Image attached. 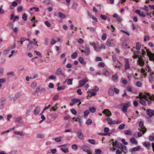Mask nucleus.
Returning a JSON list of instances; mask_svg holds the SVG:
<instances>
[{
  "label": "nucleus",
  "instance_id": "f257e3e1",
  "mask_svg": "<svg viewBox=\"0 0 154 154\" xmlns=\"http://www.w3.org/2000/svg\"><path fill=\"white\" fill-rule=\"evenodd\" d=\"M121 105H122V111L124 113H125L127 111L128 108L131 105V102L128 101L126 103H121Z\"/></svg>",
  "mask_w": 154,
  "mask_h": 154
},
{
  "label": "nucleus",
  "instance_id": "f03ea898",
  "mask_svg": "<svg viewBox=\"0 0 154 154\" xmlns=\"http://www.w3.org/2000/svg\"><path fill=\"white\" fill-rule=\"evenodd\" d=\"M146 49L147 51V55L149 57V60L152 61H154V54L148 51L149 49Z\"/></svg>",
  "mask_w": 154,
  "mask_h": 154
},
{
  "label": "nucleus",
  "instance_id": "7ed1b4c3",
  "mask_svg": "<svg viewBox=\"0 0 154 154\" xmlns=\"http://www.w3.org/2000/svg\"><path fill=\"white\" fill-rule=\"evenodd\" d=\"M139 126L141 128L140 131H142L143 134H144L146 131V128L144 126V123L143 122H140L139 123Z\"/></svg>",
  "mask_w": 154,
  "mask_h": 154
},
{
  "label": "nucleus",
  "instance_id": "20e7f679",
  "mask_svg": "<svg viewBox=\"0 0 154 154\" xmlns=\"http://www.w3.org/2000/svg\"><path fill=\"white\" fill-rule=\"evenodd\" d=\"M77 136L79 139L82 140L84 139L83 135L82 133V131L81 129H79L78 130L77 133Z\"/></svg>",
  "mask_w": 154,
  "mask_h": 154
},
{
  "label": "nucleus",
  "instance_id": "39448f33",
  "mask_svg": "<svg viewBox=\"0 0 154 154\" xmlns=\"http://www.w3.org/2000/svg\"><path fill=\"white\" fill-rule=\"evenodd\" d=\"M88 81V79L87 78H85L83 80H81L79 81V85L80 87H82L84 85L86 82Z\"/></svg>",
  "mask_w": 154,
  "mask_h": 154
},
{
  "label": "nucleus",
  "instance_id": "423d86ee",
  "mask_svg": "<svg viewBox=\"0 0 154 154\" xmlns=\"http://www.w3.org/2000/svg\"><path fill=\"white\" fill-rule=\"evenodd\" d=\"M20 93H16L14 97L12 95H10L9 98L10 100H13L14 101H15L18 97H19L20 96Z\"/></svg>",
  "mask_w": 154,
  "mask_h": 154
},
{
  "label": "nucleus",
  "instance_id": "0eeeda50",
  "mask_svg": "<svg viewBox=\"0 0 154 154\" xmlns=\"http://www.w3.org/2000/svg\"><path fill=\"white\" fill-rule=\"evenodd\" d=\"M55 74L57 75H62L63 76H64L65 74L63 72L61 68H58Z\"/></svg>",
  "mask_w": 154,
  "mask_h": 154
},
{
  "label": "nucleus",
  "instance_id": "6e6552de",
  "mask_svg": "<svg viewBox=\"0 0 154 154\" xmlns=\"http://www.w3.org/2000/svg\"><path fill=\"white\" fill-rule=\"evenodd\" d=\"M146 112L147 114L150 117H152L154 115V111L150 109H147L146 111Z\"/></svg>",
  "mask_w": 154,
  "mask_h": 154
},
{
  "label": "nucleus",
  "instance_id": "1a4fd4ad",
  "mask_svg": "<svg viewBox=\"0 0 154 154\" xmlns=\"http://www.w3.org/2000/svg\"><path fill=\"white\" fill-rule=\"evenodd\" d=\"M125 69H128L130 68V66L128 61V59L126 58L125 59Z\"/></svg>",
  "mask_w": 154,
  "mask_h": 154
},
{
  "label": "nucleus",
  "instance_id": "9d476101",
  "mask_svg": "<svg viewBox=\"0 0 154 154\" xmlns=\"http://www.w3.org/2000/svg\"><path fill=\"white\" fill-rule=\"evenodd\" d=\"M140 148V146H137L136 147L133 148L132 149L129 150V151L131 152L139 150Z\"/></svg>",
  "mask_w": 154,
  "mask_h": 154
},
{
  "label": "nucleus",
  "instance_id": "9b49d317",
  "mask_svg": "<svg viewBox=\"0 0 154 154\" xmlns=\"http://www.w3.org/2000/svg\"><path fill=\"white\" fill-rule=\"evenodd\" d=\"M137 62L138 65L140 66H142L144 64V62L143 61V58L141 57H139L138 60Z\"/></svg>",
  "mask_w": 154,
  "mask_h": 154
},
{
  "label": "nucleus",
  "instance_id": "f8f14e48",
  "mask_svg": "<svg viewBox=\"0 0 154 154\" xmlns=\"http://www.w3.org/2000/svg\"><path fill=\"white\" fill-rule=\"evenodd\" d=\"M82 149L83 151L88 152H91V149L90 148L86 146H82Z\"/></svg>",
  "mask_w": 154,
  "mask_h": 154
},
{
  "label": "nucleus",
  "instance_id": "ddd939ff",
  "mask_svg": "<svg viewBox=\"0 0 154 154\" xmlns=\"http://www.w3.org/2000/svg\"><path fill=\"white\" fill-rule=\"evenodd\" d=\"M87 13L88 15L91 17L92 19L94 20L96 22H97L98 21L97 19V18L95 17L94 16H93L90 12L89 11H87Z\"/></svg>",
  "mask_w": 154,
  "mask_h": 154
},
{
  "label": "nucleus",
  "instance_id": "4468645a",
  "mask_svg": "<svg viewBox=\"0 0 154 154\" xmlns=\"http://www.w3.org/2000/svg\"><path fill=\"white\" fill-rule=\"evenodd\" d=\"M40 107L39 106H37L36 108L34 111V113L35 115H37L39 113Z\"/></svg>",
  "mask_w": 154,
  "mask_h": 154
},
{
  "label": "nucleus",
  "instance_id": "2eb2a0df",
  "mask_svg": "<svg viewBox=\"0 0 154 154\" xmlns=\"http://www.w3.org/2000/svg\"><path fill=\"white\" fill-rule=\"evenodd\" d=\"M58 16L61 19H64L67 17V15L66 14H63L61 12H58Z\"/></svg>",
  "mask_w": 154,
  "mask_h": 154
},
{
  "label": "nucleus",
  "instance_id": "dca6fc26",
  "mask_svg": "<svg viewBox=\"0 0 154 154\" xmlns=\"http://www.w3.org/2000/svg\"><path fill=\"white\" fill-rule=\"evenodd\" d=\"M103 113H105L106 114V116H110L112 114L111 112L109 110V109H104L102 112Z\"/></svg>",
  "mask_w": 154,
  "mask_h": 154
},
{
  "label": "nucleus",
  "instance_id": "f3484780",
  "mask_svg": "<svg viewBox=\"0 0 154 154\" xmlns=\"http://www.w3.org/2000/svg\"><path fill=\"white\" fill-rule=\"evenodd\" d=\"M145 94L146 95V96H147L149 97H148L149 99L151 100H154V95H152V96H151L150 95V94L149 93H146Z\"/></svg>",
  "mask_w": 154,
  "mask_h": 154
},
{
  "label": "nucleus",
  "instance_id": "a211bd4d",
  "mask_svg": "<svg viewBox=\"0 0 154 154\" xmlns=\"http://www.w3.org/2000/svg\"><path fill=\"white\" fill-rule=\"evenodd\" d=\"M130 142H131L132 143L135 144L136 145L137 144V142L135 140V139L133 137H132L130 139Z\"/></svg>",
  "mask_w": 154,
  "mask_h": 154
},
{
  "label": "nucleus",
  "instance_id": "6ab92c4d",
  "mask_svg": "<svg viewBox=\"0 0 154 154\" xmlns=\"http://www.w3.org/2000/svg\"><path fill=\"white\" fill-rule=\"evenodd\" d=\"M143 145L146 147L148 148L150 146V143L149 142H145L143 143Z\"/></svg>",
  "mask_w": 154,
  "mask_h": 154
},
{
  "label": "nucleus",
  "instance_id": "aec40b11",
  "mask_svg": "<svg viewBox=\"0 0 154 154\" xmlns=\"http://www.w3.org/2000/svg\"><path fill=\"white\" fill-rule=\"evenodd\" d=\"M121 149L122 151L124 152L125 153H127L128 152L127 148L126 146H122L121 147Z\"/></svg>",
  "mask_w": 154,
  "mask_h": 154
},
{
  "label": "nucleus",
  "instance_id": "412c9836",
  "mask_svg": "<svg viewBox=\"0 0 154 154\" xmlns=\"http://www.w3.org/2000/svg\"><path fill=\"white\" fill-rule=\"evenodd\" d=\"M94 91H93V90L90 89L88 90V92L91 95V96H94L96 95V93Z\"/></svg>",
  "mask_w": 154,
  "mask_h": 154
},
{
  "label": "nucleus",
  "instance_id": "4be33fe9",
  "mask_svg": "<svg viewBox=\"0 0 154 154\" xmlns=\"http://www.w3.org/2000/svg\"><path fill=\"white\" fill-rule=\"evenodd\" d=\"M107 45L110 47H112L113 46V44L111 42V40L110 39L107 40L106 42Z\"/></svg>",
  "mask_w": 154,
  "mask_h": 154
},
{
  "label": "nucleus",
  "instance_id": "5701e85b",
  "mask_svg": "<svg viewBox=\"0 0 154 154\" xmlns=\"http://www.w3.org/2000/svg\"><path fill=\"white\" fill-rule=\"evenodd\" d=\"M115 145V147L120 148L122 146V143L118 142L117 141H116Z\"/></svg>",
  "mask_w": 154,
  "mask_h": 154
},
{
  "label": "nucleus",
  "instance_id": "b1692460",
  "mask_svg": "<svg viewBox=\"0 0 154 154\" xmlns=\"http://www.w3.org/2000/svg\"><path fill=\"white\" fill-rule=\"evenodd\" d=\"M124 133L126 135H129L132 134V132L131 130L128 129L125 131H124Z\"/></svg>",
  "mask_w": 154,
  "mask_h": 154
},
{
  "label": "nucleus",
  "instance_id": "393cba45",
  "mask_svg": "<svg viewBox=\"0 0 154 154\" xmlns=\"http://www.w3.org/2000/svg\"><path fill=\"white\" fill-rule=\"evenodd\" d=\"M89 110L92 113H94L96 111V109L94 107H90Z\"/></svg>",
  "mask_w": 154,
  "mask_h": 154
},
{
  "label": "nucleus",
  "instance_id": "a878e982",
  "mask_svg": "<svg viewBox=\"0 0 154 154\" xmlns=\"http://www.w3.org/2000/svg\"><path fill=\"white\" fill-rule=\"evenodd\" d=\"M109 95L110 96H112L114 94V91L112 89H110L109 91Z\"/></svg>",
  "mask_w": 154,
  "mask_h": 154
},
{
  "label": "nucleus",
  "instance_id": "bb28decb",
  "mask_svg": "<svg viewBox=\"0 0 154 154\" xmlns=\"http://www.w3.org/2000/svg\"><path fill=\"white\" fill-rule=\"evenodd\" d=\"M42 89V87L41 86H39L38 87L36 90L35 91V93H38L41 91Z\"/></svg>",
  "mask_w": 154,
  "mask_h": 154
},
{
  "label": "nucleus",
  "instance_id": "cd10ccee",
  "mask_svg": "<svg viewBox=\"0 0 154 154\" xmlns=\"http://www.w3.org/2000/svg\"><path fill=\"white\" fill-rule=\"evenodd\" d=\"M153 81V77L151 73H150L149 77V81L150 82H151Z\"/></svg>",
  "mask_w": 154,
  "mask_h": 154
},
{
  "label": "nucleus",
  "instance_id": "c85d7f7f",
  "mask_svg": "<svg viewBox=\"0 0 154 154\" xmlns=\"http://www.w3.org/2000/svg\"><path fill=\"white\" fill-rule=\"evenodd\" d=\"M106 120L108 122V123L109 125L113 124V121L112 120L109 118H107L106 119Z\"/></svg>",
  "mask_w": 154,
  "mask_h": 154
},
{
  "label": "nucleus",
  "instance_id": "c756f323",
  "mask_svg": "<svg viewBox=\"0 0 154 154\" xmlns=\"http://www.w3.org/2000/svg\"><path fill=\"white\" fill-rule=\"evenodd\" d=\"M78 7V5L77 3L75 2H74L72 5V8L74 9H75L77 8Z\"/></svg>",
  "mask_w": 154,
  "mask_h": 154
},
{
  "label": "nucleus",
  "instance_id": "7c9ffc66",
  "mask_svg": "<svg viewBox=\"0 0 154 154\" xmlns=\"http://www.w3.org/2000/svg\"><path fill=\"white\" fill-rule=\"evenodd\" d=\"M71 100L72 102H74V103L75 104L79 102L80 100V99L75 98H72L71 99Z\"/></svg>",
  "mask_w": 154,
  "mask_h": 154
},
{
  "label": "nucleus",
  "instance_id": "2f4dec72",
  "mask_svg": "<svg viewBox=\"0 0 154 154\" xmlns=\"http://www.w3.org/2000/svg\"><path fill=\"white\" fill-rule=\"evenodd\" d=\"M90 53V49H85V54L86 55H88Z\"/></svg>",
  "mask_w": 154,
  "mask_h": 154
},
{
  "label": "nucleus",
  "instance_id": "473e14b6",
  "mask_svg": "<svg viewBox=\"0 0 154 154\" xmlns=\"http://www.w3.org/2000/svg\"><path fill=\"white\" fill-rule=\"evenodd\" d=\"M139 102L140 103L142 104L143 106H146V103L145 102V101L144 100H142V99L140 100H139Z\"/></svg>",
  "mask_w": 154,
  "mask_h": 154
},
{
  "label": "nucleus",
  "instance_id": "72a5a7b5",
  "mask_svg": "<svg viewBox=\"0 0 154 154\" xmlns=\"http://www.w3.org/2000/svg\"><path fill=\"white\" fill-rule=\"evenodd\" d=\"M112 80L114 81L115 80H116L118 79V75L116 74L114 75H112Z\"/></svg>",
  "mask_w": 154,
  "mask_h": 154
},
{
  "label": "nucleus",
  "instance_id": "f704fd0d",
  "mask_svg": "<svg viewBox=\"0 0 154 154\" xmlns=\"http://www.w3.org/2000/svg\"><path fill=\"white\" fill-rule=\"evenodd\" d=\"M88 142L92 144H95L96 142L93 139H89L88 140Z\"/></svg>",
  "mask_w": 154,
  "mask_h": 154
},
{
  "label": "nucleus",
  "instance_id": "c9c22d12",
  "mask_svg": "<svg viewBox=\"0 0 154 154\" xmlns=\"http://www.w3.org/2000/svg\"><path fill=\"white\" fill-rule=\"evenodd\" d=\"M10 50L9 49H5L3 52L4 54L7 55L9 53Z\"/></svg>",
  "mask_w": 154,
  "mask_h": 154
},
{
  "label": "nucleus",
  "instance_id": "e433bc0d",
  "mask_svg": "<svg viewBox=\"0 0 154 154\" xmlns=\"http://www.w3.org/2000/svg\"><path fill=\"white\" fill-rule=\"evenodd\" d=\"M92 123V121L90 119H88L86 122V123L88 125H90Z\"/></svg>",
  "mask_w": 154,
  "mask_h": 154
},
{
  "label": "nucleus",
  "instance_id": "4c0bfd02",
  "mask_svg": "<svg viewBox=\"0 0 154 154\" xmlns=\"http://www.w3.org/2000/svg\"><path fill=\"white\" fill-rule=\"evenodd\" d=\"M77 56V53L76 52H75V53L72 54L71 56V58L72 59H75L76 58Z\"/></svg>",
  "mask_w": 154,
  "mask_h": 154
},
{
  "label": "nucleus",
  "instance_id": "58836bf2",
  "mask_svg": "<svg viewBox=\"0 0 154 154\" xmlns=\"http://www.w3.org/2000/svg\"><path fill=\"white\" fill-rule=\"evenodd\" d=\"M27 16L26 14L24 13L22 15V18L23 20L26 21L27 20Z\"/></svg>",
  "mask_w": 154,
  "mask_h": 154
},
{
  "label": "nucleus",
  "instance_id": "ea45409f",
  "mask_svg": "<svg viewBox=\"0 0 154 154\" xmlns=\"http://www.w3.org/2000/svg\"><path fill=\"white\" fill-rule=\"evenodd\" d=\"M65 87L64 85H63L60 87H58L57 88V90L58 91H59L61 90H63L65 89Z\"/></svg>",
  "mask_w": 154,
  "mask_h": 154
},
{
  "label": "nucleus",
  "instance_id": "a19ab883",
  "mask_svg": "<svg viewBox=\"0 0 154 154\" xmlns=\"http://www.w3.org/2000/svg\"><path fill=\"white\" fill-rule=\"evenodd\" d=\"M61 149L63 152L65 153L68 152L69 151L68 149V148H61Z\"/></svg>",
  "mask_w": 154,
  "mask_h": 154
},
{
  "label": "nucleus",
  "instance_id": "79ce46f5",
  "mask_svg": "<svg viewBox=\"0 0 154 154\" xmlns=\"http://www.w3.org/2000/svg\"><path fill=\"white\" fill-rule=\"evenodd\" d=\"M73 79H69L67 82V84L68 85H71L72 84V82Z\"/></svg>",
  "mask_w": 154,
  "mask_h": 154
},
{
  "label": "nucleus",
  "instance_id": "37998d69",
  "mask_svg": "<svg viewBox=\"0 0 154 154\" xmlns=\"http://www.w3.org/2000/svg\"><path fill=\"white\" fill-rule=\"evenodd\" d=\"M98 66L99 67H103L105 66V64L102 62H100L98 64Z\"/></svg>",
  "mask_w": 154,
  "mask_h": 154
},
{
  "label": "nucleus",
  "instance_id": "c03bdc74",
  "mask_svg": "<svg viewBox=\"0 0 154 154\" xmlns=\"http://www.w3.org/2000/svg\"><path fill=\"white\" fill-rule=\"evenodd\" d=\"M125 126V125L124 124H121L119 127V128L120 130H122L123 129Z\"/></svg>",
  "mask_w": 154,
  "mask_h": 154
},
{
  "label": "nucleus",
  "instance_id": "a18cd8bd",
  "mask_svg": "<svg viewBox=\"0 0 154 154\" xmlns=\"http://www.w3.org/2000/svg\"><path fill=\"white\" fill-rule=\"evenodd\" d=\"M79 61L81 64L84 63V60L83 58L82 57H80L79 59Z\"/></svg>",
  "mask_w": 154,
  "mask_h": 154
},
{
  "label": "nucleus",
  "instance_id": "49530a36",
  "mask_svg": "<svg viewBox=\"0 0 154 154\" xmlns=\"http://www.w3.org/2000/svg\"><path fill=\"white\" fill-rule=\"evenodd\" d=\"M43 3L45 5H48L50 4V1L49 0H45L43 1Z\"/></svg>",
  "mask_w": 154,
  "mask_h": 154
},
{
  "label": "nucleus",
  "instance_id": "de8ad7c7",
  "mask_svg": "<svg viewBox=\"0 0 154 154\" xmlns=\"http://www.w3.org/2000/svg\"><path fill=\"white\" fill-rule=\"evenodd\" d=\"M37 85V83L36 82H33L31 84V87L33 89H35Z\"/></svg>",
  "mask_w": 154,
  "mask_h": 154
},
{
  "label": "nucleus",
  "instance_id": "09e8293b",
  "mask_svg": "<svg viewBox=\"0 0 154 154\" xmlns=\"http://www.w3.org/2000/svg\"><path fill=\"white\" fill-rule=\"evenodd\" d=\"M106 35L105 33L103 34L101 37V39L103 41L105 40L106 38Z\"/></svg>",
  "mask_w": 154,
  "mask_h": 154
},
{
  "label": "nucleus",
  "instance_id": "8fccbe9b",
  "mask_svg": "<svg viewBox=\"0 0 154 154\" xmlns=\"http://www.w3.org/2000/svg\"><path fill=\"white\" fill-rule=\"evenodd\" d=\"M71 112L73 115H75L77 114V112L76 111L73 109H72L70 110Z\"/></svg>",
  "mask_w": 154,
  "mask_h": 154
},
{
  "label": "nucleus",
  "instance_id": "3c124183",
  "mask_svg": "<svg viewBox=\"0 0 154 154\" xmlns=\"http://www.w3.org/2000/svg\"><path fill=\"white\" fill-rule=\"evenodd\" d=\"M33 9H34V10L35 9V11L36 12H38V10H39L38 8H36V7H33L31 8H30V10L31 11H32Z\"/></svg>",
  "mask_w": 154,
  "mask_h": 154
},
{
  "label": "nucleus",
  "instance_id": "603ef678",
  "mask_svg": "<svg viewBox=\"0 0 154 154\" xmlns=\"http://www.w3.org/2000/svg\"><path fill=\"white\" fill-rule=\"evenodd\" d=\"M62 137H56V138L55 139H54V140L57 142H60V141H61V138H62Z\"/></svg>",
  "mask_w": 154,
  "mask_h": 154
},
{
  "label": "nucleus",
  "instance_id": "864d4df0",
  "mask_svg": "<svg viewBox=\"0 0 154 154\" xmlns=\"http://www.w3.org/2000/svg\"><path fill=\"white\" fill-rule=\"evenodd\" d=\"M44 137V136L43 134H38L37 135V137L38 138H42Z\"/></svg>",
  "mask_w": 154,
  "mask_h": 154
},
{
  "label": "nucleus",
  "instance_id": "5fc2aeb1",
  "mask_svg": "<svg viewBox=\"0 0 154 154\" xmlns=\"http://www.w3.org/2000/svg\"><path fill=\"white\" fill-rule=\"evenodd\" d=\"M136 85L138 87H140L142 85V83L141 82L138 81L136 83Z\"/></svg>",
  "mask_w": 154,
  "mask_h": 154
},
{
  "label": "nucleus",
  "instance_id": "6e6d98bb",
  "mask_svg": "<svg viewBox=\"0 0 154 154\" xmlns=\"http://www.w3.org/2000/svg\"><path fill=\"white\" fill-rule=\"evenodd\" d=\"M72 148L75 150H76L78 149V147L76 145L73 144L72 146Z\"/></svg>",
  "mask_w": 154,
  "mask_h": 154
},
{
  "label": "nucleus",
  "instance_id": "4d7b16f0",
  "mask_svg": "<svg viewBox=\"0 0 154 154\" xmlns=\"http://www.w3.org/2000/svg\"><path fill=\"white\" fill-rule=\"evenodd\" d=\"M95 152L96 154H100L101 152V150L99 149H96L95 150Z\"/></svg>",
  "mask_w": 154,
  "mask_h": 154
},
{
  "label": "nucleus",
  "instance_id": "13d9d810",
  "mask_svg": "<svg viewBox=\"0 0 154 154\" xmlns=\"http://www.w3.org/2000/svg\"><path fill=\"white\" fill-rule=\"evenodd\" d=\"M88 29H89L91 32H95V30L92 27H88L87 28Z\"/></svg>",
  "mask_w": 154,
  "mask_h": 154
},
{
  "label": "nucleus",
  "instance_id": "bf43d9fd",
  "mask_svg": "<svg viewBox=\"0 0 154 154\" xmlns=\"http://www.w3.org/2000/svg\"><path fill=\"white\" fill-rule=\"evenodd\" d=\"M4 69L3 68L0 67V77H2L3 74Z\"/></svg>",
  "mask_w": 154,
  "mask_h": 154
},
{
  "label": "nucleus",
  "instance_id": "052dcab7",
  "mask_svg": "<svg viewBox=\"0 0 154 154\" xmlns=\"http://www.w3.org/2000/svg\"><path fill=\"white\" fill-rule=\"evenodd\" d=\"M89 112L88 110H86L84 112V116L85 117L87 116L89 114Z\"/></svg>",
  "mask_w": 154,
  "mask_h": 154
},
{
  "label": "nucleus",
  "instance_id": "680f3d73",
  "mask_svg": "<svg viewBox=\"0 0 154 154\" xmlns=\"http://www.w3.org/2000/svg\"><path fill=\"white\" fill-rule=\"evenodd\" d=\"M141 47V44L139 42H137L135 46V48H140Z\"/></svg>",
  "mask_w": 154,
  "mask_h": 154
},
{
  "label": "nucleus",
  "instance_id": "e2e57ef3",
  "mask_svg": "<svg viewBox=\"0 0 154 154\" xmlns=\"http://www.w3.org/2000/svg\"><path fill=\"white\" fill-rule=\"evenodd\" d=\"M14 133L16 134H18V135H20V136H23V135L22 133L21 132H20L17 131H15L14 132Z\"/></svg>",
  "mask_w": 154,
  "mask_h": 154
},
{
  "label": "nucleus",
  "instance_id": "0e129e2a",
  "mask_svg": "<svg viewBox=\"0 0 154 154\" xmlns=\"http://www.w3.org/2000/svg\"><path fill=\"white\" fill-rule=\"evenodd\" d=\"M23 9V7L22 6H19L17 8V10L19 12H21Z\"/></svg>",
  "mask_w": 154,
  "mask_h": 154
},
{
  "label": "nucleus",
  "instance_id": "69168bd1",
  "mask_svg": "<svg viewBox=\"0 0 154 154\" xmlns=\"http://www.w3.org/2000/svg\"><path fill=\"white\" fill-rule=\"evenodd\" d=\"M14 25V22H11L9 23V26L10 28L13 29V26Z\"/></svg>",
  "mask_w": 154,
  "mask_h": 154
},
{
  "label": "nucleus",
  "instance_id": "338daca9",
  "mask_svg": "<svg viewBox=\"0 0 154 154\" xmlns=\"http://www.w3.org/2000/svg\"><path fill=\"white\" fill-rule=\"evenodd\" d=\"M95 61H102V59L101 57H97L96 58Z\"/></svg>",
  "mask_w": 154,
  "mask_h": 154
},
{
  "label": "nucleus",
  "instance_id": "774afa93",
  "mask_svg": "<svg viewBox=\"0 0 154 154\" xmlns=\"http://www.w3.org/2000/svg\"><path fill=\"white\" fill-rule=\"evenodd\" d=\"M101 18L103 20H105L106 19V17L104 15L101 14L100 16Z\"/></svg>",
  "mask_w": 154,
  "mask_h": 154
}]
</instances>
